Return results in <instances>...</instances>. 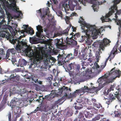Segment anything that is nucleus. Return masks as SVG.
<instances>
[{
  "label": "nucleus",
  "mask_w": 121,
  "mask_h": 121,
  "mask_svg": "<svg viewBox=\"0 0 121 121\" xmlns=\"http://www.w3.org/2000/svg\"><path fill=\"white\" fill-rule=\"evenodd\" d=\"M6 21L3 18L0 22V36L3 38L5 37L10 41H12L11 43L13 44L16 43V50L18 52H21V49L23 47L27 46L26 43L23 41H20L23 36L21 35L19 38L15 39H13L9 32L12 28L11 26L6 24Z\"/></svg>",
  "instance_id": "1"
},
{
  "label": "nucleus",
  "mask_w": 121,
  "mask_h": 121,
  "mask_svg": "<svg viewBox=\"0 0 121 121\" xmlns=\"http://www.w3.org/2000/svg\"><path fill=\"white\" fill-rule=\"evenodd\" d=\"M114 67L110 71L108 72L100 78L98 80L99 84L105 86V85L112 82L116 77L119 78L120 76L121 72L119 70L114 71Z\"/></svg>",
  "instance_id": "2"
},
{
  "label": "nucleus",
  "mask_w": 121,
  "mask_h": 121,
  "mask_svg": "<svg viewBox=\"0 0 121 121\" xmlns=\"http://www.w3.org/2000/svg\"><path fill=\"white\" fill-rule=\"evenodd\" d=\"M43 59L44 62L46 64H49L50 63H51L50 60L52 61L54 59L53 57H49L47 56V53L45 51H42L41 53L36 54L33 56L32 59V60L33 61L30 65L29 68H31L34 64L36 65L38 61Z\"/></svg>",
  "instance_id": "3"
},
{
  "label": "nucleus",
  "mask_w": 121,
  "mask_h": 121,
  "mask_svg": "<svg viewBox=\"0 0 121 121\" xmlns=\"http://www.w3.org/2000/svg\"><path fill=\"white\" fill-rule=\"evenodd\" d=\"M78 22L83 25L82 27V29L86 27L89 30L92 34L93 35V39H96L97 37V35L99 33L100 34V33L105 30V28L103 26L101 27L99 29L97 30L95 28V26H92L90 24L86 23L84 20L81 17H80V19L79 20Z\"/></svg>",
  "instance_id": "4"
},
{
  "label": "nucleus",
  "mask_w": 121,
  "mask_h": 121,
  "mask_svg": "<svg viewBox=\"0 0 121 121\" xmlns=\"http://www.w3.org/2000/svg\"><path fill=\"white\" fill-rule=\"evenodd\" d=\"M64 42L65 43H64L61 41L59 39H56L55 41V43L56 46L59 49L67 45H69L72 47H73L77 44V41L71 38H69L67 37L64 40Z\"/></svg>",
  "instance_id": "5"
},
{
  "label": "nucleus",
  "mask_w": 121,
  "mask_h": 121,
  "mask_svg": "<svg viewBox=\"0 0 121 121\" xmlns=\"http://www.w3.org/2000/svg\"><path fill=\"white\" fill-rule=\"evenodd\" d=\"M121 0H114L113 1L114 4L113 6H111V8L109 9L110 11L108 13L106 14L105 17H103L101 18L102 22H107L106 20L107 18H108V17L112 15V13H114L115 11H117L116 14L118 15H120L121 13V10H117V5L120 3Z\"/></svg>",
  "instance_id": "6"
},
{
  "label": "nucleus",
  "mask_w": 121,
  "mask_h": 121,
  "mask_svg": "<svg viewBox=\"0 0 121 121\" xmlns=\"http://www.w3.org/2000/svg\"><path fill=\"white\" fill-rule=\"evenodd\" d=\"M81 25V28L83 30L82 31V32L84 33L85 34L84 36H82V37H86V40H85L86 43L87 44L90 45L91 44L92 41L91 39L90 38L92 36L93 39V35L92 34V33L90 31L89 29L85 30V28L82 29V27L83 25L82 24Z\"/></svg>",
  "instance_id": "7"
},
{
  "label": "nucleus",
  "mask_w": 121,
  "mask_h": 121,
  "mask_svg": "<svg viewBox=\"0 0 121 121\" xmlns=\"http://www.w3.org/2000/svg\"><path fill=\"white\" fill-rule=\"evenodd\" d=\"M62 6L63 7H64L65 9L67 8L68 6L69 9L72 11L74 10L76 6V7L78 6V7L77 8L78 9H80L81 8V7L78 5L77 1L76 0H69L68 5L65 4V5H64V4H63ZM76 8L77 9V7Z\"/></svg>",
  "instance_id": "8"
},
{
  "label": "nucleus",
  "mask_w": 121,
  "mask_h": 121,
  "mask_svg": "<svg viewBox=\"0 0 121 121\" xmlns=\"http://www.w3.org/2000/svg\"><path fill=\"white\" fill-rule=\"evenodd\" d=\"M90 89H89L87 87H86V86H85L84 87L80 89L76 90L75 91H74L73 93L71 94L69 91V94H68V98H74L76 97L77 94L80 93H84L90 90Z\"/></svg>",
  "instance_id": "9"
},
{
  "label": "nucleus",
  "mask_w": 121,
  "mask_h": 121,
  "mask_svg": "<svg viewBox=\"0 0 121 121\" xmlns=\"http://www.w3.org/2000/svg\"><path fill=\"white\" fill-rule=\"evenodd\" d=\"M58 90L59 91L57 92L58 95H60L62 94L63 92H64L65 93L64 96L68 98L69 96L68 94L69 93V91H71L70 88H69V89L68 87L65 86L59 89Z\"/></svg>",
  "instance_id": "10"
},
{
  "label": "nucleus",
  "mask_w": 121,
  "mask_h": 121,
  "mask_svg": "<svg viewBox=\"0 0 121 121\" xmlns=\"http://www.w3.org/2000/svg\"><path fill=\"white\" fill-rule=\"evenodd\" d=\"M75 67L74 71L75 72L74 73V75H75L77 78L79 79L82 78L83 76L85 75V74H83L82 73L80 72V66L79 64L76 65Z\"/></svg>",
  "instance_id": "11"
},
{
  "label": "nucleus",
  "mask_w": 121,
  "mask_h": 121,
  "mask_svg": "<svg viewBox=\"0 0 121 121\" xmlns=\"http://www.w3.org/2000/svg\"><path fill=\"white\" fill-rule=\"evenodd\" d=\"M75 65H76L75 64L71 63L69 64L68 66H67L66 64L63 66L65 67V66L68 71L69 72L70 74L72 76L74 75V73L75 72L74 71Z\"/></svg>",
  "instance_id": "12"
},
{
  "label": "nucleus",
  "mask_w": 121,
  "mask_h": 121,
  "mask_svg": "<svg viewBox=\"0 0 121 121\" xmlns=\"http://www.w3.org/2000/svg\"><path fill=\"white\" fill-rule=\"evenodd\" d=\"M16 2L14 0H13L12 2V4H9L8 3L6 5L8 9H12L13 11L16 12H18L17 10H19V8H17L16 5Z\"/></svg>",
  "instance_id": "13"
},
{
  "label": "nucleus",
  "mask_w": 121,
  "mask_h": 121,
  "mask_svg": "<svg viewBox=\"0 0 121 121\" xmlns=\"http://www.w3.org/2000/svg\"><path fill=\"white\" fill-rule=\"evenodd\" d=\"M10 77L8 78L6 81L12 83L17 82H18L20 79V77L18 76L17 75L14 76V74L12 73Z\"/></svg>",
  "instance_id": "14"
},
{
  "label": "nucleus",
  "mask_w": 121,
  "mask_h": 121,
  "mask_svg": "<svg viewBox=\"0 0 121 121\" xmlns=\"http://www.w3.org/2000/svg\"><path fill=\"white\" fill-rule=\"evenodd\" d=\"M58 62L60 65H63V66L66 64V59H64L65 56L63 55L59 54L57 56Z\"/></svg>",
  "instance_id": "15"
},
{
  "label": "nucleus",
  "mask_w": 121,
  "mask_h": 121,
  "mask_svg": "<svg viewBox=\"0 0 121 121\" xmlns=\"http://www.w3.org/2000/svg\"><path fill=\"white\" fill-rule=\"evenodd\" d=\"M120 91V89L119 88L118 89V92L117 91L116 92V93L114 94V96H113V95L111 94H110L108 95V98L113 101L115 99V97H116L118 100L119 101L121 102V99L120 98L119 93L118 92V91Z\"/></svg>",
  "instance_id": "16"
},
{
  "label": "nucleus",
  "mask_w": 121,
  "mask_h": 121,
  "mask_svg": "<svg viewBox=\"0 0 121 121\" xmlns=\"http://www.w3.org/2000/svg\"><path fill=\"white\" fill-rule=\"evenodd\" d=\"M36 29L37 30L36 33V36L40 39L43 38L44 36L41 34V33L43 32L42 27L40 25H38L36 26Z\"/></svg>",
  "instance_id": "17"
},
{
  "label": "nucleus",
  "mask_w": 121,
  "mask_h": 121,
  "mask_svg": "<svg viewBox=\"0 0 121 121\" xmlns=\"http://www.w3.org/2000/svg\"><path fill=\"white\" fill-rule=\"evenodd\" d=\"M69 27H67L66 29L61 32V35H65L66 36L67 35L68 33V31L70 28L71 26L72 27V29H73V32L76 31V27L72 26L71 24H69Z\"/></svg>",
  "instance_id": "18"
},
{
  "label": "nucleus",
  "mask_w": 121,
  "mask_h": 121,
  "mask_svg": "<svg viewBox=\"0 0 121 121\" xmlns=\"http://www.w3.org/2000/svg\"><path fill=\"white\" fill-rule=\"evenodd\" d=\"M23 103L24 101L19 100V99L14 97L13 99L12 100L11 105L12 104H15V105L16 106L19 105L22 103Z\"/></svg>",
  "instance_id": "19"
},
{
  "label": "nucleus",
  "mask_w": 121,
  "mask_h": 121,
  "mask_svg": "<svg viewBox=\"0 0 121 121\" xmlns=\"http://www.w3.org/2000/svg\"><path fill=\"white\" fill-rule=\"evenodd\" d=\"M12 109L14 111L15 115L17 113H20L21 112V109L20 107H18L19 105L16 106L15 104H11Z\"/></svg>",
  "instance_id": "20"
},
{
  "label": "nucleus",
  "mask_w": 121,
  "mask_h": 121,
  "mask_svg": "<svg viewBox=\"0 0 121 121\" xmlns=\"http://www.w3.org/2000/svg\"><path fill=\"white\" fill-rule=\"evenodd\" d=\"M24 29L26 33L30 35H33L34 33V31L33 29L31 27H28V26L27 25H24Z\"/></svg>",
  "instance_id": "21"
},
{
  "label": "nucleus",
  "mask_w": 121,
  "mask_h": 121,
  "mask_svg": "<svg viewBox=\"0 0 121 121\" xmlns=\"http://www.w3.org/2000/svg\"><path fill=\"white\" fill-rule=\"evenodd\" d=\"M53 106L52 105H44L43 104V111L48 112L51 109L53 108Z\"/></svg>",
  "instance_id": "22"
},
{
  "label": "nucleus",
  "mask_w": 121,
  "mask_h": 121,
  "mask_svg": "<svg viewBox=\"0 0 121 121\" xmlns=\"http://www.w3.org/2000/svg\"><path fill=\"white\" fill-rule=\"evenodd\" d=\"M10 52L12 54H14L16 52V51L14 48L9 49H8L6 52L5 56L6 59H8L9 57Z\"/></svg>",
  "instance_id": "23"
},
{
  "label": "nucleus",
  "mask_w": 121,
  "mask_h": 121,
  "mask_svg": "<svg viewBox=\"0 0 121 121\" xmlns=\"http://www.w3.org/2000/svg\"><path fill=\"white\" fill-rule=\"evenodd\" d=\"M101 42L97 41L94 42L92 44V46H94V47L96 48H98L99 47V50H102V51H104V49H103V46H100V45L101 44Z\"/></svg>",
  "instance_id": "24"
},
{
  "label": "nucleus",
  "mask_w": 121,
  "mask_h": 121,
  "mask_svg": "<svg viewBox=\"0 0 121 121\" xmlns=\"http://www.w3.org/2000/svg\"><path fill=\"white\" fill-rule=\"evenodd\" d=\"M101 42V44L100 46H101V47H102V46H103V49L104 50L105 49L104 46H106V45L109 44L110 42L109 40L106 38H104L103 39V41Z\"/></svg>",
  "instance_id": "25"
},
{
  "label": "nucleus",
  "mask_w": 121,
  "mask_h": 121,
  "mask_svg": "<svg viewBox=\"0 0 121 121\" xmlns=\"http://www.w3.org/2000/svg\"><path fill=\"white\" fill-rule=\"evenodd\" d=\"M95 2H96V0H90V3L93 4L92 6L94 11H97V9H98V7L97 8V6H98L97 4H95Z\"/></svg>",
  "instance_id": "26"
},
{
  "label": "nucleus",
  "mask_w": 121,
  "mask_h": 121,
  "mask_svg": "<svg viewBox=\"0 0 121 121\" xmlns=\"http://www.w3.org/2000/svg\"><path fill=\"white\" fill-rule=\"evenodd\" d=\"M28 92L27 90H23V91H22L21 93V96L23 97H25L26 98H27L28 97Z\"/></svg>",
  "instance_id": "27"
},
{
  "label": "nucleus",
  "mask_w": 121,
  "mask_h": 121,
  "mask_svg": "<svg viewBox=\"0 0 121 121\" xmlns=\"http://www.w3.org/2000/svg\"><path fill=\"white\" fill-rule=\"evenodd\" d=\"M114 113L115 114V116L116 117H121V112L120 109H117L114 112Z\"/></svg>",
  "instance_id": "28"
},
{
  "label": "nucleus",
  "mask_w": 121,
  "mask_h": 121,
  "mask_svg": "<svg viewBox=\"0 0 121 121\" xmlns=\"http://www.w3.org/2000/svg\"><path fill=\"white\" fill-rule=\"evenodd\" d=\"M116 50L114 51L113 49L111 51L108 57V58H109L110 59V60L111 59H113L115 55V52Z\"/></svg>",
  "instance_id": "29"
},
{
  "label": "nucleus",
  "mask_w": 121,
  "mask_h": 121,
  "mask_svg": "<svg viewBox=\"0 0 121 121\" xmlns=\"http://www.w3.org/2000/svg\"><path fill=\"white\" fill-rule=\"evenodd\" d=\"M43 104L41 103L39 105V107H37V108L34 111V112H33L35 113L39 111H40L41 112L43 111Z\"/></svg>",
  "instance_id": "30"
},
{
  "label": "nucleus",
  "mask_w": 121,
  "mask_h": 121,
  "mask_svg": "<svg viewBox=\"0 0 121 121\" xmlns=\"http://www.w3.org/2000/svg\"><path fill=\"white\" fill-rule=\"evenodd\" d=\"M52 44L51 42L49 41H48L46 42V48H48L50 50H52Z\"/></svg>",
  "instance_id": "31"
},
{
  "label": "nucleus",
  "mask_w": 121,
  "mask_h": 121,
  "mask_svg": "<svg viewBox=\"0 0 121 121\" xmlns=\"http://www.w3.org/2000/svg\"><path fill=\"white\" fill-rule=\"evenodd\" d=\"M114 86H111L109 89L107 90V92L106 91H104V94L105 95H108L109 92L111 91H113L114 90Z\"/></svg>",
  "instance_id": "32"
},
{
  "label": "nucleus",
  "mask_w": 121,
  "mask_h": 121,
  "mask_svg": "<svg viewBox=\"0 0 121 121\" xmlns=\"http://www.w3.org/2000/svg\"><path fill=\"white\" fill-rule=\"evenodd\" d=\"M0 54L1 55L2 58L6 59L5 57L6 54H5V52L3 48H0Z\"/></svg>",
  "instance_id": "33"
},
{
  "label": "nucleus",
  "mask_w": 121,
  "mask_h": 121,
  "mask_svg": "<svg viewBox=\"0 0 121 121\" xmlns=\"http://www.w3.org/2000/svg\"><path fill=\"white\" fill-rule=\"evenodd\" d=\"M103 86L101 87H92V88L90 89L91 91H94L93 92H96L99 91L100 90L102 87Z\"/></svg>",
  "instance_id": "34"
},
{
  "label": "nucleus",
  "mask_w": 121,
  "mask_h": 121,
  "mask_svg": "<svg viewBox=\"0 0 121 121\" xmlns=\"http://www.w3.org/2000/svg\"><path fill=\"white\" fill-rule=\"evenodd\" d=\"M72 54L70 53L68 54L64 58V59H66V61L68 62L69 60H71L72 58Z\"/></svg>",
  "instance_id": "35"
},
{
  "label": "nucleus",
  "mask_w": 121,
  "mask_h": 121,
  "mask_svg": "<svg viewBox=\"0 0 121 121\" xmlns=\"http://www.w3.org/2000/svg\"><path fill=\"white\" fill-rule=\"evenodd\" d=\"M66 110H67L66 113V115L68 117L71 116H72L73 114V113L71 109L67 108Z\"/></svg>",
  "instance_id": "36"
},
{
  "label": "nucleus",
  "mask_w": 121,
  "mask_h": 121,
  "mask_svg": "<svg viewBox=\"0 0 121 121\" xmlns=\"http://www.w3.org/2000/svg\"><path fill=\"white\" fill-rule=\"evenodd\" d=\"M101 50L99 49L98 51H97L96 52L95 56L97 59H98L100 57V53H101L102 52L101 51Z\"/></svg>",
  "instance_id": "37"
},
{
  "label": "nucleus",
  "mask_w": 121,
  "mask_h": 121,
  "mask_svg": "<svg viewBox=\"0 0 121 121\" xmlns=\"http://www.w3.org/2000/svg\"><path fill=\"white\" fill-rule=\"evenodd\" d=\"M78 118L81 119L82 120L84 121H87L85 118H84V115H83V114L82 112H79Z\"/></svg>",
  "instance_id": "38"
},
{
  "label": "nucleus",
  "mask_w": 121,
  "mask_h": 121,
  "mask_svg": "<svg viewBox=\"0 0 121 121\" xmlns=\"http://www.w3.org/2000/svg\"><path fill=\"white\" fill-rule=\"evenodd\" d=\"M115 14V18H116V20L117 21V25H120L121 26V20H119L118 18V16L117 15L116 13Z\"/></svg>",
  "instance_id": "39"
},
{
  "label": "nucleus",
  "mask_w": 121,
  "mask_h": 121,
  "mask_svg": "<svg viewBox=\"0 0 121 121\" xmlns=\"http://www.w3.org/2000/svg\"><path fill=\"white\" fill-rule=\"evenodd\" d=\"M50 12L49 11V9L48 8L47 10H46L45 11V14H43L42 16V18H45L46 15H48L49 17V13Z\"/></svg>",
  "instance_id": "40"
},
{
  "label": "nucleus",
  "mask_w": 121,
  "mask_h": 121,
  "mask_svg": "<svg viewBox=\"0 0 121 121\" xmlns=\"http://www.w3.org/2000/svg\"><path fill=\"white\" fill-rule=\"evenodd\" d=\"M53 79V76L51 75H50L47 78V80L49 82V83L50 84H52L51 81Z\"/></svg>",
  "instance_id": "41"
},
{
  "label": "nucleus",
  "mask_w": 121,
  "mask_h": 121,
  "mask_svg": "<svg viewBox=\"0 0 121 121\" xmlns=\"http://www.w3.org/2000/svg\"><path fill=\"white\" fill-rule=\"evenodd\" d=\"M92 115V113H90L89 112H87L85 114V116L87 118H90Z\"/></svg>",
  "instance_id": "42"
},
{
  "label": "nucleus",
  "mask_w": 121,
  "mask_h": 121,
  "mask_svg": "<svg viewBox=\"0 0 121 121\" xmlns=\"http://www.w3.org/2000/svg\"><path fill=\"white\" fill-rule=\"evenodd\" d=\"M48 113H43L42 116V119L43 120V121L46 120L47 117V116L48 115Z\"/></svg>",
  "instance_id": "43"
},
{
  "label": "nucleus",
  "mask_w": 121,
  "mask_h": 121,
  "mask_svg": "<svg viewBox=\"0 0 121 121\" xmlns=\"http://www.w3.org/2000/svg\"><path fill=\"white\" fill-rule=\"evenodd\" d=\"M89 64L88 62H86L85 61L82 62L81 63L82 66V68L83 69H84L86 67H84V66H87Z\"/></svg>",
  "instance_id": "44"
},
{
  "label": "nucleus",
  "mask_w": 121,
  "mask_h": 121,
  "mask_svg": "<svg viewBox=\"0 0 121 121\" xmlns=\"http://www.w3.org/2000/svg\"><path fill=\"white\" fill-rule=\"evenodd\" d=\"M93 105L95 107L98 109L100 107L102 108V106L100 104H98L96 103H94Z\"/></svg>",
  "instance_id": "45"
},
{
  "label": "nucleus",
  "mask_w": 121,
  "mask_h": 121,
  "mask_svg": "<svg viewBox=\"0 0 121 121\" xmlns=\"http://www.w3.org/2000/svg\"><path fill=\"white\" fill-rule=\"evenodd\" d=\"M85 74H87L88 75L89 74H90L92 73V70L91 68L90 69H87L85 71Z\"/></svg>",
  "instance_id": "46"
},
{
  "label": "nucleus",
  "mask_w": 121,
  "mask_h": 121,
  "mask_svg": "<svg viewBox=\"0 0 121 121\" xmlns=\"http://www.w3.org/2000/svg\"><path fill=\"white\" fill-rule=\"evenodd\" d=\"M109 59V58H108L106 59V60L105 61V62L104 63V65H101V68L102 69H101V70H99V71H98L99 73L101 71V70H103V69H104V68L105 67V66H106V65L107 62L108 61V60Z\"/></svg>",
  "instance_id": "47"
},
{
  "label": "nucleus",
  "mask_w": 121,
  "mask_h": 121,
  "mask_svg": "<svg viewBox=\"0 0 121 121\" xmlns=\"http://www.w3.org/2000/svg\"><path fill=\"white\" fill-rule=\"evenodd\" d=\"M101 115H99L96 116L95 117L92 119L93 121H99V120L100 119Z\"/></svg>",
  "instance_id": "48"
},
{
  "label": "nucleus",
  "mask_w": 121,
  "mask_h": 121,
  "mask_svg": "<svg viewBox=\"0 0 121 121\" xmlns=\"http://www.w3.org/2000/svg\"><path fill=\"white\" fill-rule=\"evenodd\" d=\"M70 18L69 16H65V21L66 22L67 24H69L70 23L69 20L70 19Z\"/></svg>",
  "instance_id": "49"
},
{
  "label": "nucleus",
  "mask_w": 121,
  "mask_h": 121,
  "mask_svg": "<svg viewBox=\"0 0 121 121\" xmlns=\"http://www.w3.org/2000/svg\"><path fill=\"white\" fill-rule=\"evenodd\" d=\"M80 2V3H82V4L84 6L86 5V2L87 1L86 0H82L81 1V0H78Z\"/></svg>",
  "instance_id": "50"
},
{
  "label": "nucleus",
  "mask_w": 121,
  "mask_h": 121,
  "mask_svg": "<svg viewBox=\"0 0 121 121\" xmlns=\"http://www.w3.org/2000/svg\"><path fill=\"white\" fill-rule=\"evenodd\" d=\"M78 49L76 48L75 49L73 53V55L75 56H77L78 55Z\"/></svg>",
  "instance_id": "51"
},
{
  "label": "nucleus",
  "mask_w": 121,
  "mask_h": 121,
  "mask_svg": "<svg viewBox=\"0 0 121 121\" xmlns=\"http://www.w3.org/2000/svg\"><path fill=\"white\" fill-rule=\"evenodd\" d=\"M8 117L9 121H12V114L10 112H9L8 114Z\"/></svg>",
  "instance_id": "52"
},
{
  "label": "nucleus",
  "mask_w": 121,
  "mask_h": 121,
  "mask_svg": "<svg viewBox=\"0 0 121 121\" xmlns=\"http://www.w3.org/2000/svg\"><path fill=\"white\" fill-rule=\"evenodd\" d=\"M72 35V36H76L78 38L80 36V35L79 33H78L75 34H74V33L73 32L71 34H70V35Z\"/></svg>",
  "instance_id": "53"
},
{
  "label": "nucleus",
  "mask_w": 121,
  "mask_h": 121,
  "mask_svg": "<svg viewBox=\"0 0 121 121\" xmlns=\"http://www.w3.org/2000/svg\"><path fill=\"white\" fill-rule=\"evenodd\" d=\"M57 13L58 14V16H59L60 17L62 18H63V15L61 11H59L57 12Z\"/></svg>",
  "instance_id": "54"
},
{
  "label": "nucleus",
  "mask_w": 121,
  "mask_h": 121,
  "mask_svg": "<svg viewBox=\"0 0 121 121\" xmlns=\"http://www.w3.org/2000/svg\"><path fill=\"white\" fill-rule=\"evenodd\" d=\"M43 98L42 96H39L38 99H37L36 101L39 102H41L43 101Z\"/></svg>",
  "instance_id": "55"
},
{
  "label": "nucleus",
  "mask_w": 121,
  "mask_h": 121,
  "mask_svg": "<svg viewBox=\"0 0 121 121\" xmlns=\"http://www.w3.org/2000/svg\"><path fill=\"white\" fill-rule=\"evenodd\" d=\"M107 100H106V103L108 104H109L111 103L113 101L112 100H111L110 99H107Z\"/></svg>",
  "instance_id": "56"
},
{
  "label": "nucleus",
  "mask_w": 121,
  "mask_h": 121,
  "mask_svg": "<svg viewBox=\"0 0 121 121\" xmlns=\"http://www.w3.org/2000/svg\"><path fill=\"white\" fill-rule=\"evenodd\" d=\"M21 68H17L14 69L13 70V72L16 73L19 72L20 71Z\"/></svg>",
  "instance_id": "57"
},
{
  "label": "nucleus",
  "mask_w": 121,
  "mask_h": 121,
  "mask_svg": "<svg viewBox=\"0 0 121 121\" xmlns=\"http://www.w3.org/2000/svg\"><path fill=\"white\" fill-rule=\"evenodd\" d=\"M35 83H37L39 84H41L42 83V81H39L38 79H37L36 81H35Z\"/></svg>",
  "instance_id": "58"
},
{
  "label": "nucleus",
  "mask_w": 121,
  "mask_h": 121,
  "mask_svg": "<svg viewBox=\"0 0 121 121\" xmlns=\"http://www.w3.org/2000/svg\"><path fill=\"white\" fill-rule=\"evenodd\" d=\"M62 100V99L61 98L59 99L56 102V103L58 104L61 102Z\"/></svg>",
  "instance_id": "59"
},
{
  "label": "nucleus",
  "mask_w": 121,
  "mask_h": 121,
  "mask_svg": "<svg viewBox=\"0 0 121 121\" xmlns=\"http://www.w3.org/2000/svg\"><path fill=\"white\" fill-rule=\"evenodd\" d=\"M74 107L76 109H80L82 108V107H79L78 106H75Z\"/></svg>",
  "instance_id": "60"
},
{
  "label": "nucleus",
  "mask_w": 121,
  "mask_h": 121,
  "mask_svg": "<svg viewBox=\"0 0 121 121\" xmlns=\"http://www.w3.org/2000/svg\"><path fill=\"white\" fill-rule=\"evenodd\" d=\"M6 14L7 15L8 17H11V15L8 12L6 11Z\"/></svg>",
  "instance_id": "61"
},
{
  "label": "nucleus",
  "mask_w": 121,
  "mask_h": 121,
  "mask_svg": "<svg viewBox=\"0 0 121 121\" xmlns=\"http://www.w3.org/2000/svg\"><path fill=\"white\" fill-rule=\"evenodd\" d=\"M74 121H84L82 120V119L81 118H78V119L77 118L76 119V118L74 120Z\"/></svg>",
  "instance_id": "62"
},
{
  "label": "nucleus",
  "mask_w": 121,
  "mask_h": 121,
  "mask_svg": "<svg viewBox=\"0 0 121 121\" xmlns=\"http://www.w3.org/2000/svg\"><path fill=\"white\" fill-rule=\"evenodd\" d=\"M91 101L92 102V103H93V104L96 102V100L95 99H94L93 98L92 99Z\"/></svg>",
  "instance_id": "63"
},
{
  "label": "nucleus",
  "mask_w": 121,
  "mask_h": 121,
  "mask_svg": "<svg viewBox=\"0 0 121 121\" xmlns=\"http://www.w3.org/2000/svg\"><path fill=\"white\" fill-rule=\"evenodd\" d=\"M87 104H91V105L92 104V102L91 100H88V102Z\"/></svg>",
  "instance_id": "64"
}]
</instances>
